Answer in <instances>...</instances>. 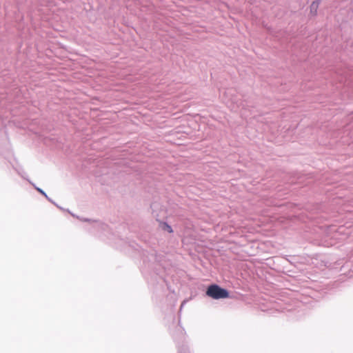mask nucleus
<instances>
[{
	"mask_svg": "<svg viewBox=\"0 0 353 353\" xmlns=\"http://www.w3.org/2000/svg\"><path fill=\"white\" fill-rule=\"evenodd\" d=\"M162 225H163L162 228H163V230H167L169 233H172L173 232V230H172L171 226L169 225L168 223H163Z\"/></svg>",
	"mask_w": 353,
	"mask_h": 353,
	"instance_id": "f03ea898",
	"label": "nucleus"
},
{
	"mask_svg": "<svg viewBox=\"0 0 353 353\" xmlns=\"http://www.w3.org/2000/svg\"><path fill=\"white\" fill-rule=\"evenodd\" d=\"M310 8H311V12H313L314 15H316V14L317 8H318V4L316 3L315 2H313L311 4Z\"/></svg>",
	"mask_w": 353,
	"mask_h": 353,
	"instance_id": "7ed1b4c3",
	"label": "nucleus"
},
{
	"mask_svg": "<svg viewBox=\"0 0 353 353\" xmlns=\"http://www.w3.org/2000/svg\"><path fill=\"white\" fill-rule=\"evenodd\" d=\"M206 295L214 299H227L230 296L227 290L216 284L211 285L208 288Z\"/></svg>",
	"mask_w": 353,
	"mask_h": 353,
	"instance_id": "f257e3e1",
	"label": "nucleus"
}]
</instances>
